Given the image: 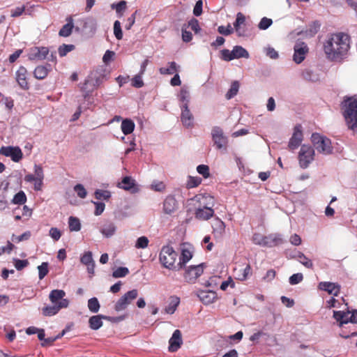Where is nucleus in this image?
<instances>
[{
  "instance_id": "f257e3e1",
  "label": "nucleus",
  "mask_w": 357,
  "mask_h": 357,
  "mask_svg": "<svg viewBox=\"0 0 357 357\" xmlns=\"http://www.w3.org/2000/svg\"><path fill=\"white\" fill-rule=\"evenodd\" d=\"M349 49V36L343 33L331 34L324 43L326 57L333 61H342L347 56Z\"/></svg>"
},
{
  "instance_id": "f03ea898",
  "label": "nucleus",
  "mask_w": 357,
  "mask_h": 357,
  "mask_svg": "<svg viewBox=\"0 0 357 357\" xmlns=\"http://www.w3.org/2000/svg\"><path fill=\"white\" fill-rule=\"evenodd\" d=\"M344 116L348 128L357 132V100L349 98L344 102Z\"/></svg>"
},
{
  "instance_id": "7ed1b4c3",
  "label": "nucleus",
  "mask_w": 357,
  "mask_h": 357,
  "mask_svg": "<svg viewBox=\"0 0 357 357\" xmlns=\"http://www.w3.org/2000/svg\"><path fill=\"white\" fill-rule=\"evenodd\" d=\"M177 257L178 253L170 245H164L159 254L160 262L169 270H178V264H175Z\"/></svg>"
},
{
  "instance_id": "20e7f679",
  "label": "nucleus",
  "mask_w": 357,
  "mask_h": 357,
  "mask_svg": "<svg viewBox=\"0 0 357 357\" xmlns=\"http://www.w3.org/2000/svg\"><path fill=\"white\" fill-rule=\"evenodd\" d=\"M105 79V75L99 71H95L91 73L90 75L85 80L84 86L82 87V91H84V98L85 101L88 102L89 108V105L93 103V98L90 96V91H87L88 85H91L93 87L98 86L102 83Z\"/></svg>"
},
{
  "instance_id": "39448f33",
  "label": "nucleus",
  "mask_w": 357,
  "mask_h": 357,
  "mask_svg": "<svg viewBox=\"0 0 357 357\" xmlns=\"http://www.w3.org/2000/svg\"><path fill=\"white\" fill-rule=\"evenodd\" d=\"M311 141L319 153L323 155H329L333 153L331 141L327 137L315 132L312 135Z\"/></svg>"
},
{
  "instance_id": "423d86ee",
  "label": "nucleus",
  "mask_w": 357,
  "mask_h": 357,
  "mask_svg": "<svg viewBox=\"0 0 357 357\" xmlns=\"http://www.w3.org/2000/svg\"><path fill=\"white\" fill-rule=\"evenodd\" d=\"M211 137L214 146L218 150H226L228 144V138L225 135L223 130L219 126H214L211 130Z\"/></svg>"
},
{
  "instance_id": "0eeeda50",
  "label": "nucleus",
  "mask_w": 357,
  "mask_h": 357,
  "mask_svg": "<svg viewBox=\"0 0 357 357\" xmlns=\"http://www.w3.org/2000/svg\"><path fill=\"white\" fill-rule=\"evenodd\" d=\"M314 150L309 145H302L299 154V165L301 168L305 169L314 160Z\"/></svg>"
},
{
  "instance_id": "6e6552de",
  "label": "nucleus",
  "mask_w": 357,
  "mask_h": 357,
  "mask_svg": "<svg viewBox=\"0 0 357 357\" xmlns=\"http://www.w3.org/2000/svg\"><path fill=\"white\" fill-rule=\"evenodd\" d=\"M138 296V291L132 289L122 296L115 304L114 309L117 312L124 310Z\"/></svg>"
},
{
  "instance_id": "1a4fd4ad",
  "label": "nucleus",
  "mask_w": 357,
  "mask_h": 357,
  "mask_svg": "<svg viewBox=\"0 0 357 357\" xmlns=\"http://www.w3.org/2000/svg\"><path fill=\"white\" fill-rule=\"evenodd\" d=\"M293 61L299 64L302 63L308 53L309 48L306 43L301 41H297L294 47Z\"/></svg>"
},
{
  "instance_id": "9d476101",
  "label": "nucleus",
  "mask_w": 357,
  "mask_h": 357,
  "mask_svg": "<svg viewBox=\"0 0 357 357\" xmlns=\"http://www.w3.org/2000/svg\"><path fill=\"white\" fill-rule=\"evenodd\" d=\"M0 154L10 158L15 162H20L23 158V153L19 146H2L0 149Z\"/></svg>"
},
{
  "instance_id": "9b49d317",
  "label": "nucleus",
  "mask_w": 357,
  "mask_h": 357,
  "mask_svg": "<svg viewBox=\"0 0 357 357\" xmlns=\"http://www.w3.org/2000/svg\"><path fill=\"white\" fill-rule=\"evenodd\" d=\"M49 49L46 47H33L29 50L28 58L31 61H42L47 57Z\"/></svg>"
},
{
  "instance_id": "f8f14e48",
  "label": "nucleus",
  "mask_w": 357,
  "mask_h": 357,
  "mask_svg": "<svg viewBox=\"0 0 357 357\" xmlns=\"http://www.w3.org/2000/svg\"><path fill=\"white\" fill-rule=\"evenodd\" d=\"M303 138L302 126L297 125L294 127V133L289 142L288 146L289 149L292 151L296 149L301 145Z\"/></svg>"
},
{
  "instance_id": "ddd939ff",
  "label": "nucleus",
  "mask_w": 357,
  "mask_h": 357,
  "mask_svg": "<svg viewBox=\"0 0 357 357\" xmlns=\"http://www.w3.org/2000/svg\"><path fill=\"white\" fill-rule=\"evenodd\" d=\"M69 305L68 300L60 301L58 304H53L52 305H47L43 308V314L46 317H52L56 314L61 309L66 308Z\"/></svg>"
},
{
  "instance_id": "4468645a",
  "label": "nucleus",
  "mask_w": 357,
  "mask_h": 357,
  "mask_svg": "<svg viewBox=\"0 0 357 357\" xmlns=\"http://www.w3.org/2000/svg\"><path fill=\"white\" fill-rule=\"evenodd\" d=\"M180 107L181 109V120L183 126L192 128L193 126L194 117L188 106L186 105H181Z\"/></svg>"
},
{
  "instance_id": "2eb2a0df",
  "label": "nucleus",
  "mask_w": 357,
  "mask_h": 357,
  "mask_svg": "<svg viewBox=\"0 0 357 357\" xmlns=\"http://www.w3.org/2000/svg\"><path fill=\"white\" fill-rule=\"evenodd\" d=\"M80 261L86 266L87 272L91 277L95 271V261L93 259L92 252L91 251L85 252L81 256Z\"/></svg>"
},
{
  "instance_id": "dca6fc26",
  "label": "nucleus",
  "mask_w": 357,
  "mask_h": 357,
  "mask_svg": "<svg viewBox=\"0 0 357 357\" xmlns=\"http://www.w3.org/2000/svg\"><path fill=\"white\" fill-rule=\"evenodd\" d=\"M203 271V264L190 266L185 273V278L188 282H193L198 277L202 274Z\"/></svg>"
},
{
  "instance_id": "f3484780",
  "label": "nucleus",
  "mask_w": 357,
  "mask_h": 357,
  "mask_svg": "<svg viewBox=\"0 0 357 357\" xmlns=\"http://www.w3.org/2000/svg\"><path fill=\"white\" fill-rule=\"evenodd\" d=\"M183 343L181 333L179 330H175L172 336L169 340V351L171 352L176 351Z\"/></svg>"
},
{
  "instance_id": "a211bd4d",
  "label": "nucleus",
  "mask_w": 357,
  "mask_h": 357,
  "mask_svg": "<svg viewBox=\"0 0 357 357\" xmlns=\"http://www.w3.org/2000/svg\"><path fill=\"white\" fill-rule=\"evenodd\" d=\"M26 74L27 70L24 66H20L15 73V79L20 88L24 90H27L29 88L26 80Z\"/></svg>"
},
{
  "instance_id": "6ab92c4d",
  "label": "nucleus",
  "mask_w": 357,
  "mask_h": 357,
  "mask_svg": "<svg viewBox=\"0 0 357 357\" xmlns=\"http://www.w3.org/2000/svg\"><path fill=\"white\" fill-rule=\"evenodd\" d=\"M214 214V211L211 206L200 205L195 211V218L202 220H207Z\"/></svg>"
},
{
  "instance_id": "aec40b11",
  "label": "nucleus",
  "mask_w": 357,
  "mask_h": 357,
  "mask_svg": "<svg viewBox=\"0 0 357 357\" xmlns=\"http://www.w3.org/2000/svg\"><path fill=\"white\" fill-rule=\"evenodd\" d=\"M319 289L327 291L329 294L337 296L340 293V286L337 283L321 282L319 284Z\"/></svg>"
},
{
  "instance_id": "412c9836",
  "label": "nucleus",
  "mask_w": 357,
  "mask_h": 357,
  "mask_svg": "<svg viewBox=\"0 0 357 357\" xmlns=\"http://www.w3.org/2000/svg\"><path fill=\"white\" fill-rule=\"evenodd\" d=\"M200 301L206 305L213 303L217 298V294L213 291L201 290L197 293Z\"/></svg>"
},
{
  "instance_id": "4be33fe9",
  "label": "nucleus",
  "mask_w": 357,
  "mask_h": 357,
  "mask_svg": "<svg viewBox=\"0 0 357 357\" xmlns=\"http://www.w3.org/2000/svg\"><path fill=\"white\" fill-rule=\"evenodd\" d=\"M351 311L347 310L344 311H333V318L339 322V326H342L343 324H346L348 323H351Z\"/></svg>"
},
{
  "instance_id": "5701e85b",
  "label": "nucleus",
  "mask_w": 357,
  "mask_h": 357,
  "mask_svg": "<svg viewBox=\"0 0 357 357\" xmlns=\"http://www.w3.org/2000/svg\"><path fill=\"white\" fill-rule=\"evenodd\" d=\"M102 319H111L110 317L105 315L98 314L94 315L89 318V325L91 329L97 331L102 326Z\"/></svg>"
},
{
  "instance_id": "b1692460",
  "label": "nucleus",
  "mask_w": 357,
  "mask_h": 357,
  "mask_svg": "<svg viewBox=\"0 0 357 357\" xmlns=\"http://www.w3.org/2000/svg\"><path fill=\"white\" fill-rule=\"evenodd\" d=\"M116 231V227L112 222L107 221L105 222L100 227V233L106 238H110L114 235Z\"/></svg>"
},
{
  "instance_id": "393cba45",
  "label": "nucleus",
  "mask_w": 357,
  "mask_h": 357,
  "mask_svg": "<svg viewBox=\"0 0 357 357\" xmlns=\"http://www.w3.org/2000/svg\"><path fill=\"white\" fill-rule=\"evenodd\" d=\"M245 22V16L241 12L236 14V18L235 22H234V29H235L236 34L238 36H244L245 31L243 30L241 27L242 24H244Z\"/></svg>"
},
{
  "instance_id": "a878e982",
  "label": "nucleus",
  "mask_w": 357,
  "mask_h": 357,
  "mask_svg": "<svg viewBox=\"0 0 357 357\" xmlns=\"http://www.w3.org/2000/svg\"><path fill=\"white\" fill-rule=\"evenodd\" d=\"M34 172L36 174V179L34 183V190L39 191L41 190L44 178L43 169L41 166L35 165Z\"/></svg>"
},
{
  "instance_id": "bb28decb",
  "label": "nucleus",
  "mask_w": 357,
  "mask_h": 357,
  "mask_svg": "<svg viewBox=\"0 0 357 357\" xmlns=\"http://www.w3.org/2000/svg\"><path fill=\"white\" fill-rule=\"evenodd\" d=\"M282 242L283 241L280 234H270L268 236H266L264 242V247L271 248L281 244Z\"/></svg>"
},
{
  "instance_id": "cd10ccee",
  "label": "nucleus",
  "mask_w": 357,
  "mask_h": 357,
  "mask_svg": "<svg viewBox=\"0 0 357 357\" xmlns=\"http://www.w3.org/2000/svg\"><path fill=\"white\" fill-rule=\"evenodd\" d=\"M118 186L120 188H122L125 190L131 191L132 192L136 190L135 181L130 176H125L122 181L119 183Z\"/></svg>"
},
{
  "instance_id": "c85d7f7f",
  "label": "nucleus",
  "mask_w": 357,
  "mask_h": 357,
  "mask_svg": "<svg viewBox=\"0 0 357 357\" xmlns=\"http://www.w3.org/2000/svg\"><path fill=\"white\" fill-rule=\"evenodd\" d=\"M66 296V292L61 289H54L50 291L49 295V298L52 304H58L60 301L67 300L64 298Z\"/></svg>"
},
{
  "instance_id": "c756f323",
  "label": "nucleus",
  "mask_w": 357,
  "mask_h": 357,
  "mask_svg": "<svg viewBox=\"0 0 357 357\" xmlns=\"http://www.w3.org/2000/svg\"><path fill=\"white\" fill-rule=\"evenodd\" d=\"M302 77L304 79L312 82H318L320 79L319 73L310 68L305 69L302 73Z\"/></svg>"
},
{
  "instance_id": "7c9ffc66",
  "label": "nucleus",
  "mask_w": 357,
  "mask_h": 357,
  "mask_svg": "<svg viewBox=\"0 0 357 357\" xmlns=\"http://www.w3.org/2000/svg\"><path fill=\"white\" fill-rule=\"evenodd\" d=\"M176 201L172 197H169L165 199L163 203V211L165 213L171 215L176 210Z\"/></svg>"
},
{
  "instance_id": "2f4dec72",
  "label": "nucleus",
  "mask_w": 357,
  "mask_h": 357,
  "mask_svg": "<svg viewBox=\"0 0 357 357\" xmlns=\"http://www.w3.org/2000/svg\"><path fill=\"white\" fill-rule=\"evenodd\" d=\"M195 199L200 203V205L212 206L214 205V198L209 194H200L195 197Z\"/></svg>"
},
{
  "instance_id": "473e14b6",
  "label": "nucleus",
  "mask_w": 357,
  "mask_h": 357,
  "mask_svg": "<svg viewBox=\"0 0 357 357\" xmlns=\"http://www.w3.org/2000/svg\"><path fill=\"white\" fill-rule=\"evenodd\" d=\"M50 69V65L38 66L33 71L34 77L38 79H43L47 77Z\"/></svg>"
},
{
  "instance_id": "72a5a7b5",
  "label": "nucleus",
  "mask_w": 357,
  "mask_h": 357,
  "mask_svg": "<svg viewBox=\"0 0 357 357\" xmlns=\"http://www.w3.org/2000/svg\"><path fill=\"white\" fill-rule=\"evenodd\" d=\"M66 20L68 22L67 24L63 25L59 32V35L62 37L69 36L71 34L74 27L73 20L71 17L67 18Z\"/></svg>"
},
{
  "instance_id": "f704fd0d",
  "label": "nucleus",
  "mask_w": 357,
  "mask_h": 357,
  "mask_svg": "<svg viewBox=\"0 0 357 357\" xmlns=\"http://www.w3.org/2000/svg\"><path fill=\"white\" fill-rule=\"evenodd\" d=\"M135 123L129 119H123L121 122V128L125 135L131 134L135 130Z\"/></svg>"
},
{
  "instance_id": "c9c22d12",
  "label": "nucleus",
  "mask_w": 357,
  "mask_h": 357,
  "mask_svg": "<svg viewBox=\"0 0 357 357\" xmlns=\"http://www.w3.org/2000/svg\"><path fill=\"white\" fill-rule=\"evenodd\" d=\"M232 54L234 56V59L241 58L248 59L250 57L248 52L241 45H236L233 47Z\"/></svg>"
},
{
  "instance_id": "e433bc0d",
  "label": "nucleus",
  "mask_w": 357,
  "mask_h": 357,
  "mask_svg": "<svg viewBox=\"0 0 357 357\" xmlns=\"http://www.w3.org/2000/svg\"><path fill=\"white\" fill-rule=\"evenodd\" d=\"M168 67H162L159 69V72L162 75H173L174 73H178L179 70V66L176 64L174 61H171L168 63Z\"/></svg>"
},
{
  "instance_id": "4c0bfd02",
  "label": "nucleus",
  "mask_w": 357,
  "mask_h": 357,
  "mask_svg": "<svg viewBox=\"0 0 357 357\" xmlns=\"http://www.w3.org/2000/svg\"><path fill=\"white\" fill-rule=\"evenodd\" d=\"M192 257V252L188 249H183L178 263V270L182 268L190 260Z\"/></svg>"
},
{
  "instance_id": "58836bf2",
  "label": "nucleus",
  "mask_w": 357,
  "mask_h": 357,
  "mask_svg": "<svg viewBox=\"0 0 357 357\" xmlns=\"http://www.w3.org/2000/svg\"><path fill=\"white\" fill-rule=\"evenodd\" d=\"M178 100L181 102V105H186L188 106L190 102V92L186 86H183L178 94Z\"/></svg>"
},
{
  "instance_id": "ea45409f",
  "label": "nucleus",
  "mask_w": 357,
  "mask_h": 357,
  "mask_svg": "<svg viewBox=\"0 0 357 357\" xmlns=\"http://www.w3.org/2000/svg\"><path fill=\"white\" fill-rule=\"evenodd\" d=\"M213 228L214 235L216 237H220L225 231V225L222 220L217 219L213 225Z\"/></svg>"
},
{
  "instance_id": "a19ab883",
  "label": "nucleus",
  "mask_w": 357,
  "mask_h": 357,
  "mask_svg": "<svg viewBox=\"0 0 357 357\" xmlns=\"http://www.w3.org/2000/svg\"><path fill=\"white\" fill-rule=\"evenodd\" d=\"M180 303V299L178 297L173 296L171 298V301L168 305L165 307V311L167 314H172L176 311L178 304Z\"/></svg>"
},
{
  "instance_id": "79ce46f5",
  "label": "nucleus",
  "mask_w": 357,
  "mask_h": 357,
  "mask_svg": "<svg viewBox=\"0 0 357 357\" xmlns=\"http://www.w3.org/2000/svg\"><path fill=\"white\" fill-rule=\"evenodd\" d=\"M68 226L70 231H79L81 229V223L79 220L73 216L68 219Z\"/></svg>"
},
{
  "instance_id": "37998d69",
  "label": "nucleus",
  "mask_w": 357,
  "mask_h": 357,
  "mask_svg": "<svg viewBox=\"0 0 357 357\" xmlns=\"http://www.w3.org/2000/svg\"><path fill=\"white\" fill-rule=\"evenodd\" d=\"M87 306L89 311L92 313H97L100 307V303L96 297L89 299Z\"/></svg>"
},
{
  "instance_id": "c03bdc74",
  "label": "nucleus",
  "mask_w": 357,
  "mask_h": 357,
  "mask_svg": "<svg viewBox=\"0 0 357 357\" xmlns=\"http://www.w3.org/2000/svg\"><path fill=\"white\" fill-rule=\"evenodd\" d=\"M239 89V84L238 82L234 81L232 82L230 89L227 91L225 95V97L227 100H230L233 98L238 93Z\"/></svg>"
},
{
  "instance_id": "a18cd8bd",
  "label": "nucleus",
  "mask_w": 357,
  "mask_h": 357,
  "mask_svg": "<svg viewBox=\"0 0 357 357\" xmlns=\"http://www.w3.org/2000/svg\"><path fill=\"white\" fill-rule=\"evenodd\" d=\"M298 261L301 264H302L305 267H306L307 268H313L312 261L310 259H308L303 253L298 252Z\"/></svg>"
},
{
  "instance_id": "49530a36",
  "label": "nucleus",
  "mask_w": 357,
  "mask_h": 357,
  "mask_svg": "<svg viewBox=\"0 0 357 357\" xmlns=\"http://www.w3.org/2000/svg\"><path fill=\"white\" fill-rule=\"evenodd\" d=\"M75 49L74 45H66L63 44L58 49L59 54L61 57L65 56L68 52L73 51Z\"/></svg>"
},
{
  "instance_id": "de8ad7c7",
  "label": "nucleus",
  "mask_w": 357,
  "mask_h": 357,
  "mask_svg": "<svg viewBox=\"0 0 357 357\" xmlns=\"http://www.w3.org/2000/svg\"><path fill=\"white\" fill-rule=\"evenodd\" d=\"M202 182V178L197 176H189L186 183L187 188H193L197 187Z\"/></svg>"
},
{
  "instance_id": "09e8293b",
  "label": "nucleus",
  "mask_w": 357,
  "mask_h": 357,
  "mask_svg": "<svg viewBox=\"0 0 357 357\" xmlns=\"http://www.w3.org/2000/svg\"><path fill=\"white\" fill-rule=\"evenodd\" d=\"M73 190L77 195L81 198L84 199L87 195V191L82 184H77L74 186Z\"/></svg>"
},
{
  "instance_id": "8fccbe9b",
  "label": "nucleus",
  "mask_w": 357,
  "mask_h": 357,
  "mask_svg": "<svg viewBox=\"0 0 357 357\" xmlns=\"http://www.w3.org/2000/svg\"><path fill=\"white\" fill-rule=\"evenodd\" d=\"M273 24V20L271 18H268L266 17H264L261 19L259 23L258 24V29L260 30H266L269 28Z\"/></svg>"
},
{
  "instance_id": "3c124183",
  "label": "nucleus",
  "mask_w": 357,
  "mask_h": 357,
  "mask_svg": "<svg viewBox=\"0 0 357 357\" xmlns=\"http://www.w3.org/2000/svg\"><path fill=\"white\" fill-rule=\"evenodd\" d=\"M129 273V270L126 267H119L112 273L114 278H123Z\"/></svg>"
},
{
  "instance_id": "603ef678",
  "label": "nucleus",
  "mask_w": 357,
  "mask_h": 357,
  "mask_svg": "<svg viewBox=\"0 0 357 357\" xmlns=\"http://www.w3.org/2000/svg\"><path fill=\"white\" fill-rule=\"evenodd\" d=\"M38 278L40 280H43L48 273V263L43 262L40 266H38Z\"/></svg>"
},
{
  "instance_id": "864d4df0",
  "label": "nucleus",
  "mask_w": 357,
  "mask_h": 357,
  "mask_svg": "<svg viewBox=\"0 0 357 357\" xmlns=\"http://www.w3.org/2000/svg\"><path fill=\"white\" fill-rule=\"evenodd\" d=\"M111 8L112 9H115L116 12L118 14H120V16L122 15V13L126 10V1H121L118 3H112L111 5Z\"/></svg>"
},
{
  "instance_id": "5fc2aeb1",
  "label": "nucleus",
  "mask_w": 357,
  "mask_h": 357,
  "mask_svg": "<svg viewBox=\"0 0 357 357\" xmlns=\"http://www.w3.org/2000/svg\"><path fill=\"white\" fill-rule=\"evenodd\" d=\"M111 197V193L108 190H97L95 192V197L97 199L107 200Z\"/></svg>"
},
{
  "instance_id": "6e6d98bb",
  "label": "nucleus",
  "mask_w": 357,
  "mask_h": 357,
  "mask_svg": "<svg viewBox=\"0 0 357 357\" xmlns=\"http://www.w3.org/2000/svg\"><path fill=\"white\" fill-rule=\"evenodd\" d=\"M13 203L17 204H22L26 202V197L23 191L17 192L13 197Z\"/></svg>"
},
{
  "instance_id": "4d7b16f0",
  "label": "nucleus",
  "mask_w": 357,
  "mask_h": 357,
  "mask_svg": "<svg viewBox=\"0 0 357 357\" xmlns=\"http://www.w3.org/2000/svg\"><path fill=\"white\" fill-rule=\"evenodd\" d=\"M149 239L146 236H141L137 238L135 247L138 249H144L146 248L149 245Z\"/></svg>"
},
{
  "instance_id": "13d9d810",
  "label": "nucleus",
  "mask_w": 357,
  "mask_h": 357,
  "mask_svg": "<svg viewBox=\"0 0 357 357\" xmlns=\"http://www.w3.org/2000/svg\"><path fill=\"white\" fill-rule=\"evenodd\" d=\"M264 52L267 56L272 59H276L279 56L278 52L273 47L270 46L264 47Z\"/></svg>"
},
{
  "instance_id": "bf43d9fd",
  "label": "nucleus",
  "mask_w": 357,
  "mask_h": 357,
  "mask_svg": "<svg viewBox=\"0 0 357 357\" xmlns=\"http://www.w3.org/2000/svg\"><path fill=\"white\" fill-rule=\"evenodd\" d=\"M234 28L229 24L227 26H220L218 28V31L219 33L224 36H229L234 32Z\"/></svg>"
},
{
  "instance_id": "052dcab7",
  "label": "nucleus",
  "mask_w": 357,
  "mask_h": 357,
  "mask_svg": "<svg viewBox=\"0 0 357 357\" xmlns=\"http://www.w3.org/2000/svg\"><path fill=\"white\" fill-rule=\"evenodd\" d=\"M114 34L118 40H121L123 37L121 23L118 20H116L114 23Z\"/></svg>"
},
{
  "instance_id": "680f3d73",
  "label": "nucleus",
  "mask_w": 357,
  "mask_h": 357,
  "mask_svg": "<svg viewBox=\"0 0 357 357\" xmlns=\"http://www.w3.org/2000/svg\"><path fill=\"white\" fill-rule=\"evenodd\" d=\"M188 27L190 28L195 33H198L201 29L199 22L195 18H192L188 22Z\"/></svg>"
},
{
  "instance_id": "e2e57ef3",
  "label": "nucleus",
  "mask_w": 357,
  "mask_h": 357,
  "mask_svg": "<svg viewBox=\"0 0 357 357\" xmlns=\"http://www.w3.org/2000/svg\"><path fill=\"white\" fill-rule=\"evenodd\" d=\"M221 59L225 61H230L234 59V56L232 54V50L224 49L221 51Z\"/></svg>"
},
{
  "instance_id": "0e129e2a",
  "label": "nucleus",
  "mask_w": 357,
  "mask_h": 357,
  "mask_svg": "<svg viewBox=\"0 0 357 357\" xmlns=\"http://www.w3.org/2000/svg\"><path fill=\"white\" fill-rule=\"evenodd\" d=\"M30 236H31V232L26 231L20 236L13 235L12 241L15 243H19L22 241L28 240L30 238Z\"/></svg>"
},
{
  "instance_id": "69168bd1",
  "label": "nucleus",
  "mask_w": 357,
  "mask_h": 357,
  "mask_svg": "<svg viewBox=\"0 0 357 357\" xmlns=\"http://www.w3.org/2000/svg\"><path fill=\"white\" fill-rule=\"evenodd\" d=\"M303 279L302 273H295L290 276L289 282L291 285H295L300 283Z\"/></svg>"
},
{
  "instance_id": "338daca9",
  "label": "nucleus",
  "mask_w": 357,
  "mask_h": 357,
  "mask_svg": "<svg viewBox=\"0 0 357 357\" xmlns=\"http://www.w3.org/2000/svg\"><path fill=\"white\" fill-rule=\"evenodd\" d=\"M141 74L136 75L132 79V86L135 88H141L144 86V82L142 79Z\"/></svg>"
},
{
  "instance_id": "774afa93",
  "label": "nucleus",
  "mask_w": 357,
  "mask_h": 357,
  "mask_svg": "<svg viewBox=\"0 0 357 357\" xmlns=\"http://www.w3.org/2000/svg\"><path fill=\"white\" fill-rule=\"evenodd\" d=\"M197 172L204 178L209 176V167L206 165H199L197 167Z\"/></svg>"
}]
</instances>
